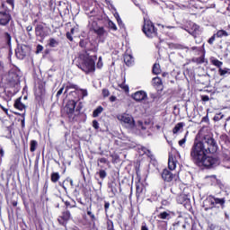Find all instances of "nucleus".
Wrapping results in <instances>:
<instances>
[{"label":"nucleus","mask_w":230,"mask_h":230,"mask_svg":"<svg viewBox=\"0 0 230 230\" xmlns=\"http://www.w3.org/2000/svg\"><path fill=\"white\" fill-rule=\"evenodd\" d=\"M186 137H188V132L185 134V137L181 140L179 141L180 146H182L186 144Z\"/></svg>","instance_id":"58836bf2"},{"label":"nucleus","mask_w":230,"mask_h":230,"mask_svg":"<svg viewBox=\"0 0 230 230\" xmlns=\"http://www.w3.org/2000/svg\"><path fill=\"white\" fill-rule=\"evenodd\" d=\"M100 163L102 164H109V160L107 158H99L97 166H100Z\"/></svg>","instance_id":"c9c22d12"},{"label":"nucleus","mask_w":230,"mask_h":230,"mask_svg":"<svg viewBox=\"0 0 230 230\" xmlns=\"http://www.w3.org/2000/svg\"><path fill=\"white\" fill-rule=\"evenodd\" d=\"M4 66H3V62L0 61V73L3 72Z\"/></svg>","instance_id":"338daca9"},{"label":"nucleus","mask_w":230,"mask_h":230,"mask_svg":"<svg viewBox=\"0 0 230 230\" xmlns=\"http://www.w3.org/2000/svg\"><path fill=\"white\" fill-rule=\"evenodd\" d=\"M215 39H217V35L214 34L209 40H208V44H213L215 42Z\"/></svg>","instance_id":"3c124183"},{"label":"nucleus","mask_w":230,"mask_h":230,"mask_svg":"<svg viewBox=\"0 0 230 230\" xmlns=\"http://www.w3.org/2000/svg\"><path fill=\"white\" fill-rule=\"evenodd\" d=\"M168 166L170 170H175L177 168V162L172 156H169Z\"/></svg>","instance_id":"6ab92c4d"},{"label":"nucleus","mask_w":230,"mask_h":230,"mask_svg":"<svg viewBox=\"0 0 230 230\" xmlns=\"http://www.w3.org/2000/svg\"><path fill=\"white\" fill-rule=\"evenodd\" d=\"M97 67L99 69H102L103 67V62H102V57L99 58L98 63H97Z\"/></svg>","instance_id":"49530a36"},{"label":"nucleus","mask_w":230,"mask_h":230,"mask_svg":"<svg viewBox=\"0 0 230 230\" xmlns=\"http://www.w3.org/2000/svg\"><path fill=\"white\" fill-rule=\"evenodd\" d=\"M118 119L127 125L128 128H137V130H146L148 124L146 122L143 123V121L138 120L137 123L134 121V118L132 115L123 113L118 116Z\"/></svg>","instance_id":"7ed1b4c3"},{"label":"nucleus","mask_w":230,"mask_h":230,"mask_svg":"<svg viewBox=\"0 0 230 230\" xmlns=\"http://www.w3.org/2000/svg\"><path fill=\"white\" fill-rule=\"evenodd\" d=\"M4 40L5 41V44H7V46H12V35H10V33H4Z\"/></svg>","instance_id":"aec40b11"},{"label":"nucleus","mask_w":230,"mask_h":230,"mask_svg":"<svg viewBox=\"0 0 230 230\" xmlns=\"http://www.w3.org/2000/svg\"><path fill=\"white\" fill-rule=\"evenodd\" d=\"M95 33H97L99 37H107V31L105 29H103V27H100L99 29L95 30Z\"/></svg>","instance_id":"5701e85b"},{"label":"nucleus","mask_w":230,"mask_h":230,"mask_svg":"<svg viewBox=\"0 0 230 230\" xmlns=\"http://www.w3.org/2000/svg\"><path fill=\"white\" fill-rule=\"evenodd\" d=\"M44 49V47H42V45H38L37 46V50H36V53L39 54V53H41V51Z\"/></svg>","instance_id":"603ef678"},{"label":"nucleus","mask_w":230,"mask_h":230,"mask_svg":"<svg viewBox=\"0 0 230 230\" xmlns=\"http://www.w3.org/2000/svg\"><path fill=\"white\" fill-rule=\"evenodd\" d=\"M64 182H69L70 186H73V180L71 178H66Z\"/></svg>","instance_id":"052dcab7"},{"label":"nucleus","mask_w":230,"mask_h":230,"mask_svg":"<svg viewBox=\"0 0 230 230\" xmlns=\"http://www.w3.org/2000/svg\"><path fill=\"white\" fill-rule=\"evenodd\" d=\"M103 112V107L102 106H98L93 112V118H98V116H100L101 113Z\"/></svg>","instance_id":"b1692460"},{"label":"nucleus","mask_w":230,"mask_h":230,"mask_svg":"<svg viewBox=\"0 0 230 230\" xmlns=\"http://www.w3.org/2000/svg\"><path fill=\"white\" fill-rule=\"evenodd\" d=\"M0 107H1V109H3V111H4V112H7V111H8V109L4 108L3 105L0 104Z\"/></svg>","instance_id":"774afa93"},{"label":"nucleus","mask_w":230,"mask_h":230,"mask_svg":"<svg viewBox=\"0 0 230 230\" xmlns=\"http://www.w3.org/2000/svg\"><path fill=\"white\" fill-rule=\"evenodd\" d=\"M51 182H58L60 180V174L58 172H52L50 176Z\"/></svg>","instance_id":"393cba45"},{"label":"nucleus","mask_w":230,"mask_h":230,"mask_svg":"<svg viewBox=\"0 0 230 230\" xmlns=\"http://www.w3.org/2000/svg\"><path fill=\"white\" fill-rule=\"evenodd\" d=\"M162 178L166 182H172V181H173V174L169 170L164 169L162 172Z\"/></svg>","instance_id":"9b49d317"},{"label":"nucleus","mask_w":230,"mask_h":230,"mask_svg":"<svg viewBox=\"0 0 230 230\" xmlns=\"http://www.w3.org/2000/svg\"><path fill=\"white\" fill-rule=\"evenodd\" d=\"M108 26L111 30H113V31H116L118 30V27L116 26V23L112 21H109Z\"/></svg>","instance_id":"72a5a7b5"},{"label":"nucleus","mask_w":230,"mask_h":230,"mask_svg":"<svg viewBox=\"0 0 230 230\" xmlns=\"http://www.w3.org/2000/svg\"><path fill=\"white\" fill-rule=\"evenodd\" d=\"M15 55H16L17 58H19L20 60H22V58H24V57H26V50H24V47L18 48L15 50Z\"/></svg>","instance_id":"ddd939ff"},{"label":"nucleus","mask_w":230,"mask_h":230,"mask_svg":"<svg viewBox=\"0 0 230 230\" xmlns=\"http://www.w3.org/2000/svg\"><path fill=\"white\" fill-rule=\"evenodd\" d=\"M218 150V144L213 137L205 136L201 141H195L190 148V159L199 166L215 168L220 164L218 157L208 156Z\"/></svg>","instance_id":"f257e3e1"},{"label":"nucleus","mask_w":230,"mask_h":230,"mask_svg":"<svg viewBox=\"0 0 230 230\" xmlns=\"http://www.w3.org/2000/svg\"><path fill=\"white\" fill-rule=\"evenodd\" d=\"M110 102H116V96H114V95L111 96Z\"/></svg>","instance_id":"e2e57ef3"},{"label":"nucleus","mask_w":230,"mask_h":230,"mask_svg":"<svg viewBox=\"0 0 230 230\" xmlns=\"http://www.w3.org/2000/svg\"><path fill=\"white\" fill-rule=\"evenodd\" d=\"M224 118V115L222 113H218L216 116H214V121H220Z\"/></svg>","instance_id":"4c0bfd02"},{"label":"nucleus","mask_w":230,"mask_h":230,"mask_svg":"<svg viewBox=\"0 0 230 230\" xmlns=\"http://www.w3.org/2000/svg\"><path fill=\"white\" fill-rule=\"evenodd\" d=\"M216 37H217V39H222V37H229V33L225 30H219L217 31Z\"/></svg>","instance_id":"4be33fe9"},{"label":"nucleus","mask_w":230,"mask_h":230,"mask_svg":"<svg viewBox=\"0 0 230 230\" xmlns=\"http://www.w3.org/2000/svg\"><path fill=\"white\" fill-rule=\"evenodd\" d=\"M108 230H114V223L112 221L108 222Z\"/></svg>","instance_id":"09e8293b"},{"label":"nucleus","mask_w":230,"mask_h":230,"mask_svg":"<svg viewBox=\"0 0 230 230\" xmlns=\"http://www.w3.org/2000/svg\"><path fill=\"white\" fill-rule=\"evenodd\" d=\"M201 100H202V102H209V96L202 95Z\"/></svg>","instance_id":"6e6d98bb"},{"label":"nucleus","mask_w":230,"mask_h":230,"mask_svg":"<svg viewBox=\"0 0 230 230\" xmlns=\"http://www.w3.org/2000/svg\"><path fill=\"white\" fill-rule=\"evenodd\" d=\"M172 200H173V195L170 194L169 196H166V198L163 199L162 206H170Z\"/></svg>","instance_id":"dca6fc26"},{"label":"nucleus","mask_w":230,"mask_h":230,"mask_svg":"<svg viewBox=\"0 0 230 230\" xmlns=\"http://www.w3.org/2000/svg\"><path fill=\"white\" fill-rule=\"evenodd\" d=\"M187 200L189 199L184 194H181L177 198L178 204H184V202H186Z\"/></svg>","instance_id":"7c9ffc66"},{"label":"nucleus","mask_w":230,"mask_h":230,"mask_svg":"<svg viewBox=\"0 0 230 230\" xmlns=\"http://www.w3.org/2000/svg\"><path fill=\"white\" fill-rule=\"evenodd\" d=\"M76 108V102L75 101H68L66 105V111L68 113L70 116L75 112V109Z\"/></svg>","instance_id":"9d476101"},{"label":"nucleus","mask_w":230,"mask_h":230,"mask_svg":"<svg viewBox=\"0 0 230 230\" xmlns=\"http://www.w3.org/2000/svg\"><path fill=\"white\" fill-rule=\"evenodd\" d=\"M75 65L79 69L86 73H94L96 70V66L94 64V60L91 58V56L83 53L80 54L75 59Z\"/></svg>","instance_id":"f03ea898"},{"label":"nucleus","mask_w":230,"mask_h":230,"mask_svg":"<svg viewBox=\"0 0 230 230\" xmlns=\"http://www.w3.org/2000/svg\"><path fill=\"white\" fill-rule=\"evenodd\" d=\"M211 62L213 66H216L218 69H222V66H224V63L218 59H213Z\"/></svg>","instance_id":"2f4dec72"},{"label":"nucleus","mask_w":230,"mask_h":230,"mask_svg":"<svg viewBox=\"0 0 230 230\" xmlns=\"http://www.w3.org/2000/svg\"><path fill=\"white\" fill-rule=\"evenodd\" d=\"M2 157H4V150L3 149V147L0 146V164L1 163H3Z\"/></svg>","instance_id":"37998d69"},{"label":"nucleus","mask_w":230,"mask_h":230,"mask_svg":"<svg viewBox=\"0 0 230 230\" xmlns=\"http://www.w3.org/2000/svg\"><path fill=\"white\" fill-rule=\"evenodd\" d=\"M198 62H199V64H204V58H199Z\"/></svg>","instance_id":"680f3d73"},{"label":"nucleus","mask_w":230,"mask_h":230,"mask_svg":"<svg viewBox=\"0 0 230 230\" xmlns=\"http://www.w3.org/2000/svg\"><path fill=\"white\" fill-rule=\"evenodd\" d=\"M49 48H57L59 44L58 40H55L54 38H50L49 40Z\"/></svg>","instance_id":"bb28decb"},{"label":"nucleus","mask_w":230,"mask_h":230,"mask_svg":"<svg viewBox=\"0 0 230 230\" xmlns=\"http://www.w3.org/2000/svg\"><path fill=\"white\" fill-rule=\"evenodd\" d=\"M66 38L69 39L70 40H73V37L69 32L66 33Z\"/></svg>","instance_id":"0e129e2a"},{"label":"nucleus","mask_w":230,"mask_h":230,"mask_svg":"<svg viewBox=\"0 0 230 230\" xmlns=\"http://www.w3.org/2000/svg\"><path fill=\"white\" fill-rule=\"evenodd\" d=\"M120 89H123V91H125V93H128V85L125 84V83H122L121 84H119Z\"/></svg>","instance_id":"ea45409f"},{"label":"nucleus","mask_w":230,"mask_h":230,"mask_svg":"<svg viewBox=\"0 0 230 230\" xmlns=\"http://www.w3.org/2000/svg\"><path fill=\"white\" fill-rule=\"evenodd\" d=\"M7 4H10L12 8L15 7V0H6Z\"/></svg>","instance_id":"de8ad7c7"},{"label":"nucleus","mask_w":230,"mask_h":230,"mask_svg":"<svg viewBox=\"0 0 230 230\" xmlns=\"http://www.w3.org/2000/svg\"><path fill=\"white\" fill-rule=\"evenodd\" d=\"M124 62L126 66H130L134 64V58L130 54L124 55Z\"/></svg>","instance_id":"4468645a"},{"label":"nucleus","mask_w":230,"mask_h":230,"mask_svg":"<svg viewBox=\"0 0 230 230\" xmlns=\"http://www.w3.org/2000/svg\"><path fill=\"white\" fill-rule=\"evenodd\" d=\"M10 21H12V15L8 10L4 8V4H3L0 7V26H7Z\"/></svg>","instance_id":"423d86ee"},{"label":"nucleus","mask_w":230,"mask_h":230,"mask_svg":"<svg viewBox=\"0 0 230 230\" xmlns=\"http://www.w3.org/2000/svg\"><path fill=\"white\" fill-rule=\"evenodd\" d=\"M137 197H139L143 193V183L137 182L136 184Z\"/></svg>","instance_id":"cd10ccee"},{"label":"nucleus","mask_w":230,"mask_h":230,"mask_svg":"<svg viewBox=\"0 0 230 230\" xmlns=\"http://www.w3.org/2000/svg\"><path fill=\"white\" fill-rule=\"evenodd\" d=\"M87 216L90 217L92 218V220H95L96 219V217L91 211H87Z\"/></svg>","instance_id":"5fc2aeb1"},{"label":"nucleus","mask_w":230,"mask_h":230,"mask_svg":"<svg viewBox=\"0 0 230 230\" xmlns=\"http://www.w3.org/2000/svg\"><path fill=\"white\" fill-rule=\"evenodd\" d=\"M58 220L61 226H66V222L71 220V212L69 210L64 211Z\"/></svg>","instance_id":"6e6552de"},{"label":"nucleus","mask_w":230,"mask_h":230,"mask_svg":"<svg viewBox=\"0 0 230 230\" xmlns=\"http://www.w3.org/2000/svg\"><path fill=\"white\" fill-rule=\"evenodd\" d=\"M142 152H144V154H146V155H148V157H150V155H152V153L150 152V150L146 149V147H142Z\"/></svg>","instance_id":"c03bdc74"},{"label":"nucleus","mask_w":230,"mask_h":230,"mask_svg":"<svg viewBox=\"0 0 230 230\" xmlns=\"http://www.w3.org/2000/svg\"><path fill=\"white\" fill-rule=\"evenodd\" d=\"M109 208H111V203H109V201H105V203H104L105 211H107V209H109Z\"/></svg>","instance_id":"bf43d9fd"},{"label":"nucleus","mask_w":230,"mask_h":230,"mask_svg":"<svg viewBox=\"0 0 230 230\" xmlns=\"http://www.w3.org/2000/svg\"><path fill=\"white\" fill-rule=\"evenodd\" d=\"M108 188L111 190L112 195H116V193H118V184H116V182L112 181L109 183Z\"/></svg>","instance_id":"a211bd4d"},{"label":"nucleus","mask_w":230,"mask_h":230,"mask_svg":"<svg viewBox=\"0 0 230 230\" xmlns=\"http://www.w3.org/2000/svg\"><path fill=\"white\" fill-rule=\"evenodd\" d=\"M207 179H211V181L215 183L217 182V176L212 175V176H208Z\"/></svg>","instance_id":"4d7b16f0"},{"label":"nucleus","mask_w":230,"mask_h":230,"mask_svg":"<svg viewBox=\"0 0 230 230\" xmlns=\"http://www.w3.org/2000/svg\"><path fill=\"white\" fill-rule=\"evenodd\" d=\"M177 191L176 190H174V189L173 188H170V189H168V188H164V190H163V195H164V199H166V197H170V195H172V197H173V195H177Z\"/></svg>","instance_id":"f8f14e48"},{"label":"nucleus","mask_w":230,"mask_h":230,"mask_svg":"<svg viewBox=\"0 0 230 230\" xmlns=\"http://www.w3.org/2000/svg\"><path fill=\"white\" fill-rule=\"evenodd\" d=\"M37 150V141L32 140L31 142V152H35Z\"/></svg>","instance_id":"e433bc0d"},{"label":"nucleus","mask_w":230,"mask_h":230,"mask_svg":"<svg viewBox=\"0 0 230 230\" xmlns=\"http://www.w3.org/2000/svg\"><path fill=\"white\" fill-rule=\"evenodd\" d=\"M153 85L154 87H159V85H163V81L160 77H155L153 78Z\"/></svg>","instance_id":"c85d7f7f"},{"label":"nucleus","mask_w":230,"mask_h":230,"mask_svg":"<svg viewBox=\"0 0 230 230\" xmlns=\"http://www.w3.org/2000/svg\"><path fill=\"white\" fill-rule=\"evenodd\" d=\"M93 127L95 128V130H98V128H100V123H98L97 120H93Z\"/></svg>","instance_id":"a18cd8bd"},{"label":"nucleus","mask_w":230,"mask_h":230,"mask_svg":"<svg viewBox=\"0 0 230 230\" xmlns=\"http://www.w3.org/2000/svg\"><path fill=\"white\" fill-rule=\"evenodd\" d=\"M79 46L81 48H85V46H87V42L84 40H81L80 42H79Z\"/></svg>","instance_id":"864d4df0"},{"label":"nucleus","mask_w":230,"mask_h":230,"mask_svg":"<svg viewBox=\"0 0 230 230\" xmlns=\"http://www.w3.org/2000/svg\"><path fill=\"white\" fill-rule=\"evenodd\" d=\"M114 17L117 20V22H118L119 26H120V28H123V26H124L123 25V21H121V18L119 17V14L118 13H116L114 14Z\"/></svg>","instance_id":"473e14b6"},{"label":"nucleus","mask_w":230,"mask_h":230,"mask_svg":"<svg viewBox=\"0 0 230 230\" xmlns=\"http://www.w3.org/2000/svg\"><path fill=\"white\" fill-rule=\"evenodd\" d=\"M36 37H40V39H46L48 37V27L46 24L39 23L35 27Z\"/></svg>","instance_id":"0eeeda50"},{"label":"nucleus","mask_w":230,"mask_h":230,"mask_svg":"<svg viewBox=\"0 0 230 230\" xmlns=\"http://www.w3.org/2000/svg\"><path fill=\"white\" fill-rule=\"evenodd\" d=\"M153 73H154V75H159V74H161V65L155 63V64L153 66Z\"/></svg>","instance_id":"c756f323"},{"label":"nucleus","mask_w":230,"mask_h":230,"mask_svg":"<svg viewBox=\"0 0 230 230\" xmlns=\"http://www.w3.org/2000/svg\"><path fill=\"white\" fill-rule=\"evenodd\" d=\"M218 74L220 76H226V75H230V69L227 67L225 68H219Z\"/></svg>","instance_id":"a878e982"},{"label":"nucleus","mask_w":230,"mask_h":230,"mask_svg":"<svg viewBox=\"0 0 230 230\" xmlns=\"http://www.w3.org/2000/svg\"><path fill=\"white\" fill-rule=\"evenodd\" d=\"M158 218L161 220H168L170 218V211H164L158 215Z\"/></svg>","instance_id":"412c9836"},{"label":"nucleus","mask_w":230,"mask_h":230,"mask_svg":"<svg viewBox=\"0 0 230 230\" xmlns=\"http://www.w3.org/2000/svg\"><path fill=\"white\" fill-rule=\"evenodd\" d=\"M217 204L224 208V204H226V199L215 198V196H208L207 199L203 201V208L205 211H209V209H215Z\"/></svg>","instance_id":"20e7f679"},{"label":"nucleus","mask_w":230,"mask_h":230,"mask_svg":"<svg viewBox=\"0 0 230 230\" xmlns=\"http://www.w3.org/2000/svg\"><path fill=\"white\" fill-rule=\"evenodd\" d=\"M193 30L194 31H197V30H199V25L193 23Z\"/></svg>","instance_id":"69168bd1"},{"label":"nucleus","mask_w":230,"mask_h":230,"mask_svg":"<svg viewBox=\"0 0 230 230\" xmlns=\"http://www.w3.org/2000/svg\"><path fill=\"white\" fill-rule=\"evenodd\" d=\"M97 175H99L100 179H105V177H107V172H105V170H100Z\"/></svg>","instance_id":"f704fd0d"},{"label":"nucleus","mask_w":230,"mask_h":230,"mask_svg":"<svg viewBox=\"0 0 230 230\" xmlns=\"http://www.w3.org/2000/svg\"><path fill=\"white\" fill-rule=\"evenodd\" d=\"M14 108L18 109V111H24V109H26V105L21 102V98H18L14 102Z\"/></svg>","instance_id":"2eb2a0df"},{"label":"nucleus","mask_w":230,"mask_h":230,"mask_svg":"<svg viewBox=\"0 0 230 230\" xmlns=\"http://www.w3.org/2000/svg\"><path fill=\"white\" fill-rule=\"evenodd\" d=\"M133 100H135L136 102H143V100H145L146 98H147L146 93L145 91H138L136 92L133 95H132Z\"/></svg>","instance_id":"1a4fd4ad"},{"label":"nucleus","mask_w":230,"mask_h":230,"mask_svg":"<svg viewBox=\"0 0 230 230\" xmlns=\"http://www.w3.org/2000/svg\"><path fill=\"white\" fill-rule=\"evenodd\" d=\"M110 94H111V92H109V90L108 89H102V96L104 97V98H107L108 96H110Z\"/></svg>","instance_id":"a19ab883"},{"label":"nucleus","mask_w":230,"mask_h":230,"mask_svg":"<svg viewBox=\"0 0 230 230\" xmlns=\"http://www.w3.org/2000/svg\"><path fill=\"white\" fill-rule=\"evenodd\" d=\"M81 93H82V96H83V98H85V96H87V95H88L87 90H84V89H82V90H81Z\"/></svg>","instance_id":"13d9d810"},{"label":"nucleus","mask_w":230,"mask_h":230,"mask_svg":"<svg viewBox=\"0 0 230 230\" xmlns=\"http://www.w3.org/2000/svg\"><path fill=\"white\" fill-rule=\"evenodd\" d=\"M62 93H64V86H62L57 93V98H59L62 95Z\"/></svg>","instance_id":"8fccbe9b"},{"label":"nucleus","mask_w":230,"mask_h":230,"mask_svg":"<svg viewBox=\"0 0 230 230\" xmlns=\"http://www.w3.org/2000/svg\"><path fill=\"white\" fill-rule=\"evenodd\" d=\"M184 128V122H179L172 129V134H179Z\"/></svg>","instance_id":"f3484780"},{"label":"nucleus","mask_w":230,"mask_h":230,"mask_svg":"<svg viewBox=\"0 0 230 230\" xmlns=\"http://www.w3.org/2000/svg\"><path fill=\"white\" fill-rule=\"evenodd\" d=\"M142 31L148 39H154V37H157V28H155L154 22H152L150 20L144 19Z\"/></svg>","instance_id":"39448f33"},{"label":"nucleus","mask_w":230,"mask_h":230,"mask_svg":"<svg viewBox=\"0 0 230 230\" xmlns=\"http://www.w3.org/2000/svg\"><path fill=\"white\" fill-rule=\"evenodd\" d=\"M26 31L28 32L29 37H31V33H30V32L33 31V26H31V25L27 26Z\"/></svg>","instance_id":"79ce46f5"}]
</instances>
